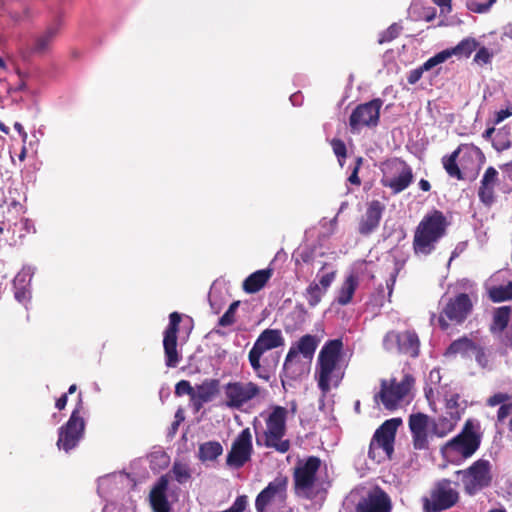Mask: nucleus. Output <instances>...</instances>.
I'll return each mask as SVG.
<instances>
[{
    "mask_svg": "<svg viewBox=\"0 0 512 512\" xmlns=\"http://www.w3.org/2000/svg\"><path fill=\"white\" fill-rule=\"evenodd\" d=\"M492 55L486 47L478 49L474 56V61L480 65L488 64L491 61Z\"/></svg>",
    "mask_w": 512,
    "mask_h": 512,
    "instance_id": "de8ad7c7",
    "label": "nucleus"
},
{
    "mask_svg": "<svg viewBox=\"0 0 512 512\" xmlns=\"http://www.w3.org/2000/svg\"><path fill=\"white\" fill-rule=\"evenodd\" d=\"M391 509L390 497L379 487L369 493L367 498L360 501L356 506V512H391Z\"/></svg>",
    "mask_w": 512,
    "mask_h": 512,
    "instance_id": "5701e85b",
    "label": "nucleus"
},
{
    "mask_svg": "<svg viewBox=\"0 0 512 512\" xmlns=\"http://www.w3.org/2000/svg\"><path fill=\"white\" fill-rule=\"evenodd\" d=\"M321 467V459L317 456H309L305 460H299L293 470V483L295 493H302L310 498L309 491L317 480V472Z\"/></svg>",
    "mask_w": 512,
    "mask_h": 512,
    "instance_id": "ddd939ff",
    "label": "nucleus"
},
{
    "mask_svg": "<svg viewBox=\"0 0 512 512\" xmlns=\"http://www.w3.org/2000/svg\"><path fill=\"white\" fill-rule=\"evenodd\" d=\"M477 343H475L472 339L467 336L460 337L454 340L446 350L445 355H457L460 354L463 357L469 355V353H473L474 349H476Z\"/></svg>",
    "mask_w": 512,
    "mask_h": 512,
    "instance_id": "7c9ffc66",
    "label": "nucleus"
},
{
    "mask_svg": "<svg viewBox=\"0 0 512 512\" xmlns=\"http://www.w3.org/2000/svg\"><path fill=\"white\" fill-rule=\"evenodd\" d=\"M477 46L478 42L474 38H465L451 49L453 55L457 57H469Z\"/></svg>",
    "mask_w": 512,
    "mask_h": 512,
    "instance_id": "e433bc0d",
    "label": "nucleus"
},
{
    "mask_svg": "<svg viewBox=\"0 0 512 512\" xmlns=\"http://www.w3.org/2000/svg\"><path fill=\"white\" fill-rule=\"evenodd\" d=\"M384 210L385 205L379 200L369 202L365 214L359 221L358 232L364 236L373 233L380 224Z\"/></svg>",
    "mask_w": 512,
    "mask_h": 512,
    "instance_id": "4be33fe9",
    "label": "nucleus"
},
{
    "mask_svg": "<svg viewBox=\"0 0 512 512\" xmlns=\"http://www.w3.org/2000/svg\"><path fill=\"white\" fill-rule=\"evenodd\" d=\"M271 276V269L257 270L244 280L243 290L249 294L257 293L267 284Z\"/></svg>",
    "mask_w": 512,
    "mask_h": 512,
    "instance_id": "bb28decb",
    "label": "nucleus"
},
{
    "mask_svg": "<svg viewBox=\"0 0 512 512\" xmlns=\"http://www.w3.org/2000/svg\"><path fill=\"white\" fill-rule=\"evenodd\" d=\"M509 415H512V402H510V400L499 407L497 411V422L503 423Z\"/></svg>",
    "mask_w": 512,
    "mask_h": 512,
    "instance_id": "8fccbe9b",
    "label": "nucleus"
},
{
    "mask_svg": "<svg viewBox=\"0 0 512 512\" xmlns=\"http://www.w3.org/2000/svg\"><path fill=\"white\" fill-rule=\"evenodd\" d=\"M223 453L218 441H207L199 446L198 458L201 462L214 461Z\"/></svg>",
    "mask_w": 512,
    "mask_h": 512,
    "instance_id": "473e14b6",
    "label": "nucleus"
},
{
    "mask_svg": "<svg viewBox=\"0 0 512 512\" xmlns=\"http://www.w3.org/2000/svg\"><path fill=\"white\" fill-rule=\"evenodd\" d=\"M67 401H68V396H67V393L63 394L62 396H60L56 402H55V407L58 409V410H63L66 405H67Z\"/></svg>",
    "mask_w": 512,
    "mask_h": 512,
    "instance_id": "bf43d9fd",
    "label": "nucleus"
},
{
    "mask_svg": "<svg viewBox=\"0 0 512 512\" xmlns=\"http://www.w3.org/2000/svg\"><path fill=\"white\" fill-rule=\"evenodd\" d=\"M511 398L512 396L507 393L498 392L487 398L486 405L489 407H495L497 405L501 406L508 402Z\"/></svg>",
    "mask_w": 512,
    "mask_h": 512,
    "instance_id": "c03bdc74",
    "label": "nucleus"
},
{
    "mask_svg": "<svg viewBox=\"0 0 512 512\" xmlns=\"http://www.w3.org/2000/svg\"><path fill=\"white\" fill-rule=\"evenodd\" d=\"M419 187L421 190L425 191V192H428L430 189H431V184L428 180L426 179H421L419 181Z\"/></svg>",
    "mask_w": 512,
    "mask_h": 512,
    "instance_id": "e2e57ef3",
    "label": "nucleus"
},
{
    "mask_svg": "<svg viewBox=\"0 0 512 512\" xmlns=\"http://www.w3.org/2000/svg\"><path fill=\"white\" fill-rule=\"evenodd\" d=\"M415 384L411 374H405L400 382L396 379L381 381V390L378 394L382 404L388 410H394L410 392Z\"/></svg>",
    "mask_w": 512,
    "mask_h": 512,
    "instance_id": "4468645a",
    "label": "nucleus"
},
{
    "mask_svg": "<svg viewBox=\"0 0 512 512\" xmlns=\"http://www.w3.org/2000/svg\"><path fill=\"white\" fill-rule=\"evenodd\" d=\"M435 56V59L437 60V62L440 64V63H443L445 62L447 59H449L451 56H453V53H452V49H445L439 53H437Z\"/></svg>",
    "mask_w": 512,
    "mask_h": 512,
    "instance_id": "6e6d98bb",
    "label": "nucleus"
},
{
    "mask_svg": "<svg viewBox=\"0 0 512 512\" xmlns=\"http://www.w3.org/2000/svg\"><path fill=\"white\" fill-rule=\"evenodd\" d=\"M336 276V271H332L329 273H326L320 277L319 285L322 289H324V292L326 293L327 289L330 287L332 282L334 281Z\"/></svg>",
    "mask_w": 512,
    "mask_h": 512,
    "instance_id": "3c124183",
    "label": "nucleus"
},
{
    "mask_svg": "<svg viewBox=\"0 0 512 512\" xmlns=\"http://www.w3.org/2000/svg\"><path fill=\"white\" fill-rule=\"evenodd\" d=\"M413 180V170L406 161L400 158H393L386 162L381 184L391 189L393 194H399L407 189Z\"/></svg>",
    "mask_w": 512,
    "mask_h": 512,
    "instance_id": "9b49d317",
    "label": "nucleus"
},
{
    "mask_svg": "<svg viewBox=\"0 0 512 512\" xmlns=\"http://www.w3.org/2000/svg\"><path fill=\"white\" fill-rule=\"evenodd\" d=\"M220 391V381L218 379H205L200 385L196 386L195 398L201 402H209Z\"/></svg>",
    "mask_w": 512,
    "mask_h": 512,
    "instance_id": "c85d7f7f",
    "label": "nucleus"
},
{
    "mask_svg": "<svg viewBox=\"0 0 512 512\" xmlns=\"http://www.w3.org/2000/svg\"><path fill=\"white\" fill-rule=\"evenodd\" d=\"M423 72L424 70L421 67L411 70L407 76L408 83L416 84L421 79Z\"/></svg>",
    "mask_w": 512,
    "mask_h": 512,
    "instance_id": "603ef678",
    "label": "nucleus"
},
{
    "mask_svg": "<svg viewBox=\"0 0 512 512\" xmlns=\"http://www.w3.org/2000/svg\"><path fill=\"white\" fill-rule=\"evenodd\" d=\"M494 132H495L494 127L487 128L483 133V138H485L487 140L490 139Z\"/></svg>",
    "mask_w": 512,
    "mask_h": 512,
    "instance_id": "0e129e2a",
    "label": "nucleus"
},
{
    "mask_svg": "<svg viewBox=\"0 0 512 512\" xmlns=\"http://www.w3.org/2000/svg\"><path fill=\"white\" fill-rule=\"evenodd\" d=\"M460 476L464 491L472 496L490 486L492 482L491 463L486 459H478L468 468L456 471Z\"/></svg>",
    "mask_w": 512,
    "mask_h": 512,
    "instance_id": "9d476101",
    "label": "nucleus"
},
{
    "mask_svg": "<svg viewBox=\"0 0 512 512\" xmlns=\"http://www.w3.org/2000/svg\"><path fill=\"white\" fill-rule=\"evenodd\" d=\"M473 311V302L467 293H458L448 298L443 305L439 316L438 325L446 331L450 326L462 325Z\"/></svg>",
    "mask_w": 512,
    "mask_h": 512,
    "instance_id": "1a4fd4ad",
    "label": "nucleus"
},
{
    "mask_svg": "<svg viewBox=\"0 0 512 512\" xmlns=\"http://www.w3.org/2000/svg\"><path fill=\"white\" fill-rule=\"evenodd\" d=\"M171 472L174 476V479L180 483L184 484L191 478V471L187 464L175 461L173 463Z\"/></svg>",
    "mask_w": 512,
    "mask_h": 512,
    "instance_id": "4c0bfd02",
    "label": "nucleus"
},
{
    "mask_svg": "<svg viewBox=\"0 0 512 512\" xmlns=\"http://www.w3.org/2000/svg\"><path fill=\"white\" fill-rule=\"evenodd\" d=\"M459 420L460 415L451 416L448 414L441 415L438 418H430L432 435L439 438L447 436L455 429Z\"/></svg>",
    "mask_w": 512,
    "mask_h": 512,
    "instance_id": "a878e982",
    "label": "nucleus"
},
{
    "mask_svg": "<svg viewBox=\"0 0 512 512\" xmlns=\"http://www.w3.org/2000/svg\"><path fill=\"white\" fill-rule=\"evenodd\" d=\"M358 287V279L354 275H349L341 285L338 295L337 303L345 306L352 301L353 295Z\"/></svg>",
    "mask_w": 512,
    "mask_h": 512,
    "instance_id": "c756f323",
    "label": "nucleus"
},
{
    "mask_svg": "<svg viewBox=\"0 0 512 512\" xmlns=\"http://www.w3.org/2000/svg\"><path fill=\"white\" fill-rule=\"evenodd\" d=\"M473 353L475 355V360L481 367L485 368L488 366L489 360L484 347L477 344Z\"/></svg>",
    "mask_w": 512,
    "mask_h": 512,
    "instance_id": "49530a36",
    "label": "nucleus"
},
{
    "mask_svg": "<svg viewBox=\"0 0 512 512\" xmlns=\"http://www.w3.org/2000/svg\"><path fill=\"white\" fill-rule=\"evenodd\" d=\"M240 302L234 301L230 304L229 308L226 312L219 318L218 325L221 327H228L235 323L236 321V311L239 307Z\"/></svg>",
    "mask_w": 512,
    "mask_h": 512,
    "instance_id": "ea45409f",
    "label": "nucleus"
},
{
    "mask_svg": "<svg viewBox=\"0 0 512 512\" xmlns=\"http://www.w3.org/2000/svg\"><path fill=\"white\" fill-rule=\"evenodd\" d=\"M343 342L341 339L328 340L321 348L316 366L318 387L323 394L330 391L331 385L337 386L343 378L340 361Z\"/></svg>",
    "mask_w": 512,
    "mask_h": 512,
    "instance_id": "f03ea898",
    "label": "nucleus"
},
{
    "mask_svg": "<svg viewBox=\"0 0 512 512\" xmlns=\"http://www.w3.org/2000/svg\"><path fill=\"white\" fill-rule=\"evenodd\" d=\"M420 341L415 331H388L383 338V347L388 352L406 354L410 357L419 355Z\"/></svg>",
    "mask_w": 512,
    "mask_h": 512,
    "instance_id": "2eb2a0df",
    "label": "nucleus"
},
{
    "mask_svg": "<svg viewBox=\"0 0 512 512\" xmlns=\"http://www.w3.org/2000/svg\"><path fill=\"white\" fill-rule=\"evenodd\" d=\"M398 272H399V269H395L394 272L390 275L389 279L386 281V286H387V289H388V295L389 297L391 296L392 292H393V288H394V285H395V282H396V278L398 276Z\"/></svg>",
    "mask_w": 512,
    "mask_h": 512,
    "instance_id": "5fc2aeb1",
    "label": "nucleus"
},
{
    "mask_svg": "<svg viewBox=\"0 0 512 512\" xmlns=\"http://www.w3.org/2000/svg\"><path fill=\"white\" fill-rule=\"evenodd\" d=\"M15 298L21 302L24 303L28 299L27 292L25 290H17L15 292Z\"/></svg>",
    "mask_w": 512,
    "mask_h": 512,
    "instance_id": "680f3d73",
    "label": "nucleus"
},
{
    "mask_svg": "<svg viewBox=\"0 0 512 512\" xmlns=\"http://www.w3.org/2000/svg\"><path fill=\"white\" fill-rule=\"evenodd\" d=\"M14 129L18 132V133H22L24 131V128L22 126L21 123L19 122H15L14 123Z\"/></svg>",
    "mask_w": 512,
    "mask_h": 512,
    "instance_id": "338daca9",
    "label": "nucleus"
},
{
    "mask_svg": "<svg viewBox=\"0 0 512 512\" xmlns=\"http://www.w3.org/2000/svg\"><path fill=\"white\" fill-rule=\"evenodd\" d=\"M462 147L463 145H460L450 155H445L442 157V164L445 171L450 177L456 178L457 180L464 179V175L457 164V159L461 153Z\"/></svg>",
    "mask_w": 512,
    "mask_h": 512,
    "instance_id": "2f4dec72",
    "label": "nucleus"
},
{
    "mask_svg": "<svg viewBox=\"0 0 512 512\" xmlns=\"http://www.w3.org/2000/svg\"><path fill=\"white\" fill-rule=\"evenodd\" d=\"M439 63L437 62V60L435 59V56L429 58L422 66L421 68L424 70V71H428L430 70L431 68H433L434 66L438 65Z\"/></svg>",
    "mask_w": 512,
    "mask_h": 512,
    "instance_id": "052dcab7",
    "label": "nucleus"
},
{
    "mask_svg": "<svg viewBox=\"0 0 512 512\" xmlns=\"http://www.w3.org/2000/svg\"><path fill=\"white\" fill-rule=\"evenodd\" d=\"M289 479L286 475L279 474L257 495L255 509L257 512H267L272 505L283 507L288 498Z\"/></svg>",
    "mask_w": 512,
    "mask_h": 512,
    "instance_id": "f8f14e48",
    "label": "nucleus"
},
{
    "mask_svg": "<svg viewBox=\"0 0 512 512\" xmlns=\"http://www.w3.org/2000/svg\"><path fill=\"white\" fill-rule=\"evenodd\" d=\"M401 424L400 418H391L376 429L369 445L368 456L370 459L380 463L385 459L392 458L396 432Z\"/></svg>",
    "mask_w": 512,
    "mask_h": 512,
    "instance_id": "423d86ee",
    "label": "nucleus"
},
{
    "mask_svg": "<svg viewBox=\"0 0 512 512\" xmlns=\"http://www.w3.org/2000/svg\"><path fill=\"white\" fill-rule=\"evenodd\" d=\"M225 407L241 411L246 405L260 401L266 390L253 381H230L223 387Z\"/></svg>",
    "mask_w": 512,
    "mask_h": 512,
    "instance_id": "39448f33",
    "label": "nucleus"
},
{
    "mask_svg": "<svg viewBox=\"0 0 512 512\" xmlns=\"http://www.w3.org/2000/svg\"><path fill=\"white\" fill-rule=\"evenodd\" d=\"M59 32L58 25L49 26L43 34L38 36L35 40L34 51L41 53L47 50L52 43V41L56 38Z\"/></svg>",
    "mask_w": 512,
    "mask_h": 512,
    "instance_id": "72a5a7b5",
    "label": "nucleus"
},
{
    "mask_svg": "<svg viewBox=\"0 0 512 512\" xmlns=\"http://www.w3.org/2000/svg\"><path fill=\"white\" fill-rule=\"evenodd\" d=\"M362 163H363V158L362 157H358L356 159V163H355V166L352 170V173L350 174V176L348 177V181L353 184V185H356V186H360L361 185V179L359 178V170L362 166Z\"/></svg>",
    "mask_w": 512,
    "mask_h": 512,
    "instance_id": "09e8293b",
    "label": "nucleus"
},
{
    "mask_svg": "<svg viewBox=\"0 0 512 512\" xmlns=\"http://www.w3.org/2000/svg\"><path fill=\"white\" fill-rule=\"evenodd\" d=\"M434 4L439 6L442 11L450 12L452 9L451 1L452 0H432Z\"/></svg>",
    "mask_w": 512,
    "mask_h": 512,
    "instance_id": "4d7b16f0",
    "label": "nucleus"
},
{
    "mask_svg": "<svg viewBox=\"0 0 512 512\" xmlns=\"http://www.w3.org/2000/svg\"><path fill=\"white\" fill-rule=\"evenodd\" d=\"M175 394L177 396L189 395L192 399L195 398V389L187 380H181L175 385Z\"/></svg>",
    "mask_w": 512,
    "mask_h": 512,
    "instance_id": "37998d69",
    "label": "nucleus"
},
{
    "mask_svg": "<svg viewBox=\"0 0 512 512\" xmlns=\"http://www.w3.org/2000/svg\"><path fill=\"white\" fill-rule=\"evenodd\" d=\"M382 105L383 101L380 98L357 105L349 117L351 131L355 133L362 127H376L379 123Z\"/></svg>",
    "mask_w": 512,
    "mask_h": 512,
    "instance_id": "f3484780",
    "label": "nucleus"
},
{
    "mask_svg": "<svg viewBox=\"0 0 512 512\" xmlns=\"http://www.w3.org/2000/svg\"><path fill=\"white\" fill-rule=\"evenodd\" d=\"M317 346L318 339L316 336L310 334L302 336L298 340L296 346H292L286 355L283 365V375L290 379H294L295 374L293 367L298 354H302L305 358H312Z\"/></svg>",
    "mask_w": 512,
    "mask_h": 512,
    "instance_id": "6ab92c4d",
    "label": "nucleus"
},
{
    "mask_svg": "<svg viewBox=\"0 0 512 512\" xmlns=\"http://www.w3.org/2000/svg\"><path fill=\"white\" fill-rule=\"evenodd\" d=\"M27 156V148L25 145L22 146V149L20 151V154L18 155V158L20 161H24Z\"/></svg>",
    "mask_w": 512,
    "mask_h": 512,
    "instance_id": "69168bd1",
    "label": "nucleus"
},
{
    "mask_svg": "<svg viewBox=\"0 0 512 512\" xmlns=\"http://www.w3.org/2000/svg\"><path fill=\"white\" fill-rule=\"evenodd\" d=\"M512 115V111L509 109H502L500 111H497L495 114L494 124H499L502 121H504L506 118L510 117Z\"/></svg>",
    "mask_w": 512,
    "mask_h": 512,
    "instance_id": "864d4df0",
    "label": "nucleus"
},
{
    "mask_svg": "<svg viewBox=\"0 0 512 512\" xmlns=\"http://www.w3.org/2000/svg\"><path fill=\"white\" fill-rule=\"evenodd\" d=\"M408 426L412 435V443L414 449H428V430L429 428L431 429L430 417L421 412L411 414L408 419Z\"/></svg>",
    "mask_w": 512,
    "mask_h": 512,
    "instance_id": "412c9836",
    "label": "nucleus"
},
{
    "mask_svg": "<svg viewBox=\"0 0 512 512\" xmlns=\"http://www.w3.org/2000/svg\"><path fill=\"white\" fill-rule=\"evenodd\" d=\"M450 222L444 213L434 209L427 213L417 225L413 236V250L416 255H430L442 239Z\"/></svg>",
    "mask_w": 512,
    "mask_h": 512,
    "instance_id": "f257e3e1",
    "label": "nucleus"
},
{
    "mask_svg": "<svg viewBox=\"0 0 512 512\" xmlns=\"http://www.w3.org/2000/svg\"><path fill=\"white\" fill-rule=\"evenodd\" d=\"M283 344L284 338L278 329H265L260 333L248 353L249 363L257 378L266 382L270 380V374L261 365V357L265 352L278 348Z\"/></svg>",
    "mask_w": 512,
    "mask_h": 512,
    "instance_id": "0eeeda50",
    "label": "nucleus"
},
{
    "mask_svg": "<svg viewBox=\"0 0 512 512\" xmlns=\"http://www.w3.org/2000/svg\"><path fill=\"white\" fill-rule=\"evenodd\" d=\"M498 182V171L490 166L486 169L478 190L480 201L486 206L493 204L495 200L494 188Z\"/></svg>",
    "mask_w": 512,
    "mask_h": 512,
    "instance_id": "393cba45",
    "label": "nucleus"
},
{
    "mask_svg": "<svg viewBox=\"0 0 512 512\" xmlns=\"http://www.w3.org/2000/svg\"><path fill=\"white\" fill-rule=\"evenodd\" d=\"M479 426L468 419L460 433L448 440L441 448L446 458L468 459L472 457L481 445L482 436L479 433Z\"/></svg>",
    "mask_w": 512,
    "mask_h": 512,
    "instance_id": "20e7f679",
    "label": "nucleus"
},
{
    "mask_svg": "<svg viewBox=\"0 0 512 512\" xmlns=\"http://www.w3.org/2000/svg\"><path fill=\"white\" fill-rule=\"evenodd\" d=\"M252 451V435L250 429L245 428L234 440L231 450L227 455V464L235 468H241L250 460Z\"/></svg>",
    "mask_w": 512,
    "mask_h": 512,
    "instance_id": "aec40b11",
    "label": "nucleus"
},
{
    "mask_svg": "<svg viewBox=\"0 0 512 512\" xmlns=\"http://www.w3.org/2000/svg\"><path fill=\"white\" fill-rule=\"evenodd\" d=\"M493 146L496 150L503 151V150L510 148L511 142L509 140H505V141L497 140L496 142L493 143Z\"/></svg>",
    "mask_w": 512,
    "mask_h": 512,
    "instance_id": "13d9d810",
    "label": "nucleus"
},
{
    "mask_svg": "<svg viewBox=\"0 0 512 512\" xmlns=\"http://www.w3.org/2000/svg\"><path fill=\"white\" fill-rule=\"evenodd\" d=\"M168 478L166 475L161 476L155 483L149 494V501L153 512H170L171 506L168 501L166 492L168 489Z\"/></svg>",
    "mask_w": 512,
    "mask_h": 512,
    "instance_id": "b1692460",
    "label": "nucleus"
},
{
    "mask_svg": "<svg viewBox=\"0 0 512 512\" xmlns=\"http://www.w3.org/2000/svg\"><path fill=\"white\" fill-rule=\"evenodd\" d=\"M21 139H22V142H23V145L26 144L27 142V139H28V134L27 132L24 130L22 133H19Z\"/></svg>",
    "mask_w": 512,
    "mask_h": 512,
    "instance_id": "774afa93",
    "label": "nucleus"
},
{
    "mask_svg": "<svg viewBox=\"0 0 512 512\" xmlns=\"http://www.w3.org/2000/svg\"><path fill=\"white\" fill-rule=\"evenodd\" d=\"M459 400H460V395L457 393L451 394L448 398H446L445 414H448L451 416H456V415L461 416Z\"/></svg>",
    "mask_w": 512,
    "mask_h": 512,
    "instance_id": "a19ab883",
    "label": "nucleus"
},
{
    "mask_svg": "<svg viewBox=\"0 0 512 512\" xmlns=\"http://www.w3.org/2000/svg\"><path fill=\"white\" fill-rule=\"evenodd\" d=\"M496 0H488L485 3H478L476 1L467 2V8L474 13H485L487 12Z\"/></svg>",
    "mask_w": 512,
    "mask_h": 512,
    "instance_id": "a18cd8bd",
    "label": "nucleus"
},
{
    "mask_svg": "<svg viewBox=\"0 0 512 512\" xmlns=\"http://www.w3.org/2000/svg\"><path fill=\"white\" fill-rule=\"evenodd\" d=\"M334 154L337 156L340 165H343V161L347 157V148L343 140L334 138L330 142Z\"/></svg>",
    "mask_w": 512,
    "mask_h": 512,
    "instance_id": "79ce46f5",
    "label": "nucleus"
},
{
    "mask_svg": "<svg viewBox=\"0 0 512 512\" xmlns=\"http://www.w3.org/2000/svg\"><path fill=\"white\" fill-rule=\"evenodd\" d=\"M459 500V493L452 487L448 479L438 481L431 491V499L424 500V509L427 512H438L453 507Z\"/></svg>",
    "mask_w": 512,
    "mask_h": 512,
    "instance_id": "dca6fc26",
    "label": "nucleus"
},
{
    "mask_svg": "<svg viewBox=\"0 0 512 512\" xmlns=\"http://www.w3.org/2000/svg\"><path fill=\"white\" fill-rule=\"evenodd\" d=\"M288 410L283 406H274L265 420L266 428L262 432H256L257 446L271 448L284 454L291 448L289 439H285L287 432Z\"/></svg>",
    "mask_w": 512,
    "mask_h": 512,
    "instance_id": "7ed1b4c3",
    "label": "nucleus"
},
{
    "mask_svg": "<svg viewBox=\"0 0 512 512\" xmlns=\"http://www.w3.org/2000/svg\"><path fill=\"white\" fill-rule=\"evenodd\" d=\"M512 308L510 306H500L493 310L492 322L489 330L492 334H499L504 332L510 322Z\"/></svg>",
    "mask_w": 512,
    "mask_h": 512,
    "instance_id": "cd10ccee",
    "label": "nucleus"
},
{
    "mask_svg": "<svg viewBox=\"0 0 512 512\" xmlns=\"http://www.w3.org/2000/svg\"><path fill=\"white\" fill-rule=\"evenodd\" d=\"M181 319L180 313L172 312L169 315V324L163 332L165 364L169 368L177 367L181 361V355L177 350V334Z\"/></svg>",
    "mask_w": 512,
    "mask_h": 512,
    "instance_id": "a211bd4d",
    "label": "nucleus"
},
{
    "mask_svg": "<svg viewBox=\"0 0 512 512\" xmlns=\"http://www.w3.org/2000/svg\"><path fill=\"white\" fill-rule=\"evenodd\" d=\"M403 27L399 23H392L386 30L380 33L378 43L384 44L393 41L401 34Z\"/></svg>",
    "mask_w": 512,
    "mask_h": 512,
    "instance_id": "58836bf2",
    "label": "nucleus"
},
{
    "mask_svg": "<svg viewBox=\"0 0 512 512\" xmlns=\"http://www.w3.org/2000/svg\"><path fill=\"white\" fill-rule=\"evenodd\" d=\"M324 294V289H322L318 283L313 281L305 289L304 297L306 298L309 306L313 308L321 302Z\"/></svg>",
    "mask_w": 512,
    "mask_h": 512,
    "instance_id": "c9c22d12",
    "label": "nucleus"
},
{
    "mask_svg": "<svg viewBox=\"0 0 512 512\" xmlns=\"http://www.w3.org/2000/svg\"><path fill=\"white\" fill-rule=\"evenodd\" d=\"M488 295L494 303L512 300V281L506 285L493 286L489 289Z\"/></svg>",
    "mask_w": 512,
    "mask_h": 512,
    "instance_id": "f704fd0d",
    "label": "nucleus"
},
{
    "mask_svg": "<svg viewBox=\"0 0 512 512\" xmlns=\"http://www.w3.org/2000/svg\"><path fill=\"white\" fill-rule=\"evenodd\" d=\"M84 403L82 393L78 395V402L73 409L68 421L58 430L57 446L59 449L69 452L74 449L84 436L85 420Z\"/></svg>",
    "mask_w": 512,
    "mask_h": 512,
    "instance_id": "6e6552de",
    "label": "nucleus"
}]
</instances>
